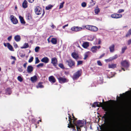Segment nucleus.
Segmentation results:
<instances>
[{"instance_id":"f257e3e1","label":"nucleus","mask_w":131,"mask_h":131,"mask_svg":"<svg viewBox=\"0 0 131 131\" xmlns=\"http://www.w3.org/2000/svg\"><path fill=\"white\" fill-rule=\"evenodd\" d=\"M92 107H102V108L107 112H110L111 110V107L106 104H104L99 102H95L93 104Z\"/></svg>"},{"instance_id":"f03ea898","label":"nucleus","mask_w":131,"mask_h":131,"mask_svg":"<svg viewBox=\"0 0 131 131\" xmlns=\"http://www.w3.org/2000/svg\"><path fill=\"white\" fill-rule=\"evenodd\" d=\"M86 121L85 120L78 121L76 123V126L78 131H80V127H83L86 124Z\"/></svg>"},{"instance_id":"7ed1b4c3","label":"nucleus","mask_w":131,"mask_h":131,"mask_svg":"<svg viewBox=\"0 0 131 131\" xmlns=\"http://www.w3.org/2000/svg\"><path fill=\"white\" fill-rule=\"evenodd\" d=\"M84 29H86L93 32H96L98 30V28L92 25H86L83 26Z\"/></svg>"},{"instance_id":"20e7f679","label":"nucleus","mask_w":131,"mask_h":131,"mask_svg":"<svg viewBox=\"0 0 131 131\" xmlns=\"http://www.w3.org/2000/svg\"><path fill=\"white\" fill-rule=\"evenodd\" d=\"M104 119L105 121L110 126L111 125V117L108 114H105L102 117Z\"/></svg>"},{"instance_id":"39448f33","label":"nucleus","mask_w":131,"mask_h":131,"mask_svg":"<svg viewBox=\"0 0 131 131\" xmlns=\"http://www.w3.org/2000/svg\"><path fill=\"white\" fill-rule=\"evenodd\" d=\"M84 26H82V27L74 26L71 28V31L75 32L80 31L84 29Z\"/></svg>"},{"instance_id":"423d86ee","label":"nucleus","mask_w":131,"mask_h":131,"mask_svg":"<svg viewBox=\"0 0 131 131\" xmlns=\"http://www.w3.org/2000/svg\"><path fill=\"white\" fill-rule=\"evenodd\" d=\"M101 48V46H93L91 48L90 50L92 53H96L98 50L100 49Z\"/></svg>"},{"instance_id":"0eeeda50","label":"nucleus","mask_w":131,"mask_h":131,"mask_svg":"<svg viewBox=\"0 0 131 131\" xmlns=\"http://www.w3.org/2000/svg\"><path fill=\"white\" fill-rule=\"evenodd\" d=\"M81 70L78 71L74 73L73 77V79L74 80H75L78 78L80 77L81 74Z\"/></svg>"},{"instance_id":"6e6552de","label":"nucleus","mask_w":131,"mask_h":131,"mask_svg":"<svg viewBox=\"0 0 131 131\" xmlns=\"http://www.w3.org/2000/svg\"><path fill=\"white\" fill-rule=\"evenodd\" d=\"M57 79L59 82L61 83H63L68 81V80L64 77H57Z\"/></svg>"},{"instance_id":"1a4fd4ad","label":"nucleus","mask_w":131,"mask_h":131,"mask_svg":"<svg viewBox=\"0 0 131 131\" xmlns=\"http://www.w3.org/2000/svg\"><path fill=\"white\" fill-rule=\"evenodd\" d=\"M66 63L67 64L69 67L72 68L74 67L75 65V62L71 59H69V60H67Z\"/></svg>"},{"instance_id":"9d476101","label":"nucleus","mask_w":131,"mask_h":131,"mask_svg":"<svg viewBox=\"0 0 131 131\" xmlns=\"http://www.w3.org/2000/svg\"><path fill=\"white\" fill-rule=\"evenodd\" d=\"M10 19L12 22L14 24H16L18 23V20L16 17L13 15H11L10 16Z\"/></svg>"},{"instance_id":"9b49d317","label":"nucleus","mask_w":131,"mask_h":131,"mask_svg":"<svg viewBox=\"0 0 131 131\" xmlns=\"http://www.w3.org/2000/svg\"><path fill=\"white\" fill-rule=\"evenodd\" d=\"M111 17L112 18H119L122 17V15L121 14L114 13L111 15Z\"/></svg>"},{"instance_id":"f8f14e48","label":"nucleus","mask_w":131,"mask_h":131,"mask_svg":"<svg viewBox=\"0 0 131 131\" xmlns=\"http://www.w3.org/2000/svg\"><path fill=\"white\" fill-rule=\"evenodd\" d=\"M118 57L117 55V54L115 55L114 56L110 57L108 59H105V61L107 62L111 61L112 60L116 59Z\"/></svg>"},{"instance_id":"ddd939ff","label":"nucleus","mask_w":131,"mask_h":131,"mask_svg":"<svg viewBox=\"0 0 131 131\" xmlns=\"http://www.w3.org/2000/svg\"><path fill=\"white\" fill-rule=\"evenodd\" d=\"M121 65L122 67L125 68H127L129 66L128 63L126 60L122 61L121 63Z\"/></svg>"},{"instance_id":"4468645a","label":"nucleus","mask_w":131,"mask_h":131,"mask_svg":"<svg viewBox=\"0 0 131 131\" xmlns=\"http://www.w3.org/2000/svg\"><path fill=\"white\" fill-rule=\"evenodd\" d=\"M35 10L36 14L38 15L41 14L42 11L41 8L39 7H36L35 8Z\"/></svg>"},{"instance_id":"2eb2a0df","label":"nucleus","mask_w":131,"mask_h":131,"mask_svg":"<svg viewBox=\"0 0 131 131\" xmlns=\"http://www.w3.org/2000/svg\"><path fill=\"white\" fill-rule=\"evenodd\" d=\"M51 63L53 65L56 67L57 65V60L55 58H52L51 59Z\"/></svg>"},{"instance_id":"dca6fc26","label":"nucleus","mask_w":131,"mask_h":131,"mask_svg":"<svg viewBox=\"0 0 131 131\" xmlns=\"http://www.w3.org/2000/svg\"><path fill=\"white\" fill-rule=\"evenodd\" d=\"M95 38V36L91 35L87 36V39L90 41H93Z\"/></svg>"},{"instance_id":"f3484780","label":"nucleus","mask_w":131,"mask_h":131,"mask_svg":"<svg viewBox=\"0 0 131 131\" xmlns=\"http://www.w3.org/2000/svg\"><path fill=\"white\" fill-rule=\"evenodd\" d=\"M33 67L31 66H28L27 68V71L28 73H30L33 71Z\"/></svg>"},{"instance_id":"a211bd4d","label":"nucleus","mask_w":131,"mask_h":131,"mask_svg":"<svg viewBox=\"0 0 131 131\" xmlns=\"http://www.w3.org/2000/svg\"><path fill=\"white\" fill-rule=\"evenodd\" d=\"M41 61L42 62H44L45 63H47L49 62V59L48 57H45L41 59Z\"/></svg>"},{"instance_id":"6ab92c4d","label":"nucleus","mask_w":131,"mask_h":131,"mask_svg":"<svg viewBox=\"0 0 131 131\" xmlns=\"http://www.w3.org/2000/svg\"><path fill=\"white\" fill-rule=\"evenodd\" d=\"M49 81L51 83H54L55 82L56 80L55 78L53 76H51L49 78Z\"/></svg>"},{"instance_id":"aec40b11","label":"nucleus","mask_w":131,"mask_h":131,"mask_svg":"<svg viewBox=\"0 0 131 131\" xmlns=\"http://www.w3.org/2000/svg\"><path fill=\"white\" fill-rule=\"evenodd\" d=\"M115 45L112 44L109 47V48L111 52H113L115 51Z\"/></svg>"},{"instance_id":"412c9836","label":"nucleus","mask_w":131,"mask_h":131,"mask_svg":"<svg viewBox=\"0 0 131 131\" xmlns=\"http://www.w3.org/2000/svg\"><path fill=\"white\" fill-rule=\"evenodd\" d=\"M31 81L32 82H36L37 80V78L36 75H34L30 78Z\"/></svg>"},{"instance_id":"4be33fe9","label":"nucleus","mask_w":131,"mask_h":131,"mask_svg":"<svg viewBox=\"0 0 131 131\" xmlns=\"http://www.w3.org/2000/svg\"><path fill=\"white\" fill-rule=\"evenodd\" d=\"M117 64H116L112 63L108 65V68H109L114 69L116 67Z\"/></svg>"},{"instance_id":"5701e85b","label":"nucleus","mask_w":131,"mask_h":131,"mask_svg":"<svg viewBox=\"0 0 131 131\" xmlns=\"http://www.w3.org/2000/svg\"><path fill=\"white\" fill-rule=\"evenodd\" d=\"M89 46V43L88 42H84L82 45V46L83 48L86 49Z\"/></svg>"},{"instance_id":"b1692460","label":"nucleus","mask_w":131,"mask_h":131,"mask_svg":"<svg viewBox=\"0 0 131 131\" xmlns=\"http://www.w3.org/2000/svg\"><path fill=\"white\" fill-rule=\"evenodd\" d=\"M72 57L75 59H77L78 58V56L75 52H73L71 54Z\"/></svg>"},{"instance_id":"393cba45","label":"nucleus","mask_w":131,"mask_h":131,"mask_svg":"<svg viewBox=\"0 0 131 131\" xmlns=\"http://www.w3.org/2000/svg\"><path fill=\"white\" fill-rule=\"evenodd\" d=\"M14 39L16 41L19 42L20 40V36L19 35H17L14 37Z\"/></svg>"},{"instance_id":"a878e982","label":"nucleus","mask_w":131,"mask_h":131,"mask_svg":"<svg viewBox=\"0 0 131 131\" xmlns=\"http://www.w3.org/2000/svg\"><path fill=\"white\" fill-rule=\"evenodd\" d=\"M91 52L90 51H88L85 52L84 54V59H86L88 56L90 54Z\"/></svg>"},{"instance_id":"bb28decb","label":"nucleus","mask_w":131,"mask_h":131,"mask_svg":"<svg viewBox=\"0 0 131 131\" xmlns=\"http://www.w3.org/2000/svg\"><path fill=\"white\" fill-rule=\"evenodd\" d=\"M51 42L53 44L55 45L57 44V39L56 38H52L51 39Z\"/></svg>"},{"instance_id":"cd10ccee","label":"nucleus","mask_w":131,"mask_h":131,"mask_svg":"<svg viewBox=\"0 0 131 131\" xmlns=\"http://www.w3.org/2000/svg\"><path fill=\"white\" fill-rule=\"evenodd\" d=\"M27 2L26 0H25L22 4V6L23 8H25L27 7Z\"/></svg>"},{"instance_id":"c85d7f7f","label":"nucleus","mask_w":131,"mask_h":131,"mask_svg":"<svg viewBox=\"0 0 131 131\" xmlns=\"http://www.w3.org/2000/svg\"><path fill=\"white\" fill-rule=\"evenodd\" d=\"M8 47L7 48L9 49L11 51H14L13 48L10 44L9 43H8Z\"/></svg>"},{"instance_id":"c756f323","label":"nucleus","mask_w":131,"mask_h":131,"mask_svg":"<svg viewBox=\"0 0 131 131\" xmlns=\"http://www.w3.org/2000/svg\"><path fill=\"white\" fill-rule=\"evenodd\" d=\"M19 18L20 19V21L21 23L22 24H25V22L23 18L20 16V15L19 16Z\"/></svg>"},{"instance_id":"7c9ffc66","label":"nucleus","mask_w":131,"mask_h":131,"mask_svg":"<svg viewBox=\"0 0 131 131\" xmlns=\"http://www.w3.org/2000/svg\"><path fill=\"white\" fill-rule=\"evenodd\" d=\"M100 9L97 6H96L94 10L95 13L96 14H97L100 12Z\"/></svg>"},{"instance_id":"2f4dec72","label":"nucleus","mask_w":131,"mask_h":131,"mask_svg":"<svg viewBox=\"0 0 131 131\" xmlns=\"http://www.w3.org/2000/svg\"><path fill=\"white\" fill-rule=\"evenodd\" d=\"M29 47V45L28 43H25L23 45V46L21 47V49L26 48H28Z\"/></svg>"},{"instance_id":"473e14b6","label":"nucleus","mask_w":131,"mask_h":131,"mask_svg":"<svg viewBox=\"0 0 131 131\" xmlns=\"http://www.w3.org/2000/svg\"><path fill=\"white\" fill-rule=\"evenodd\" d=\"M95 3V2L93 0H91V2H90V5L91 6H94Z\"/></svg>"},{"instance_id":"72a5a7b5","label":"nucleus","mask_w":131,"mask_h":131,"mask_svg":"<svg viewBox=\"0 0 131 131\" xmlns=\"http://www.w3.org/2000/svg\"><path fill=\"white\" fill-rule=\"evenodd\" d=\"M36 87L37 88H42L43 87V86L41 83H39Z\"/></svg>"},{"instance_id":"f704fd0d","label":"nucleus","mask_w":131,"mask_h":131,"mask_svg":"<svg viewBox=\"0 0 131 131\" xmlns=\"http://www.w3.org/2000/svg\"><path fill=\"white\" fill-rule=\"evenodd\" d=\"M69 117V123L70 124V125L69 126V124H68V127L69 128H70V127L73 128L74 126L71 123V121H70V118Z\"/></svg>"},{"instance_id":"c9c22d12","label":"nucleus","mask_w":131,"mask_h":131,"mask_svg":"<svg viewBox=\"0 0 131 131\" xmlns=\"http://www.w3.org/2000/svg\"><path fill=\"white\" fill-rule=\"evenodd\" d=\"M127 47L126 46L122 47V48L121 53H123L125 50L127 49Z\"/></svg>"},{"instance_id":"e433bc0d","label":"nucleus","mask_w":131,"mask_h":131,"mask_svg":"<svg viewBox=\"0 0 131 131\" xmlns=\"http://www.w3.org/2000/svg\"><path fill=\"white\" fill-rule=\"evenodd\" d=\"M64 4V2H63L62 3H60L59 7V9H60L63 7V5Z\"/></svg>"},{"instance_id":"4c0bfd02","label":"nucleus","mask_w":131,"mask_h":131,"mask_svg":"<svg viewBox=\"0 0 131 131\" xmlns=\"http://www.w3.org/2000/svg\"><path fill=\"white\" fill-rule=\"evenodd\" d=\"M35 63L36 64L40 62V61L39 60L38 58V57H36L35 58Z\"/></svg>"},{"instance_id":"58836bf2","label":"nucleus","mask_w":131,"mask_h":131,"mask_svg":"<svg viewBox=\"0 0 131 131\" xmlns=\"http://www.w3.org/2000/svg\"><path fill=\"white\" fill-rule=\"evenodd\" d=\"M52 7V5H50L47 6L46 7V10H48L51 9Z\"/></svg>"},{"instance_id":"ea45409f","label":"nucleus","mask_w":131,"mask_h":131,"mask_svg":"<svg viewBox=\"0 0 131 131\" xmlns=\"http://www.w3.org/2000/svg\"><path fill=\"white\" fill-rule=\"evenodd\" d=\"M44 64L43 63H41L38 64L37 67L38 68H39L41 67H42L43 66Z\"/></svg>"},{"instance_id":"a19ab883","label":"nucleus","mask_w":131,"mask_h":131,"mask_svg":"<svg viewBox=\"0 0 131 131\" xmlns=\"http://www.w3.org/2000/svg\"><path fill=\"white\" fill-rule=\"evenodd\" d=\"M17 79L20 82H21L23 80V78L20 76H19L18 77Z\"/></svg>"},{"instance_id":"79ce46f5","label":"nucleus","mask_w":131,"mask_h":131,"mask_svg":"<svg viewBox=\"0 0 131 131\" xmlns=\"http://www.w3.org/2000/svg\"><path fill=\"white\" fill-rule=\"evenodd\" d=\"M40 49V47L38 46H37L36 47L35 49V50L36 52H37Z\"/></svg>"},{"instance_id":"37998d69","label":"nucleus","mask_w":131,"mask_h":131,"mask_svg":"<svg viewBox=\"0 0 131 131\" xmlns=\"http://www.w3.org/2000/svg\"><path fill=\"white\" fill-rule=\"evenodd\" d=\"M86 3L85 2H83L82 3L81 6L83 7H85L86 6Z\"/></svg>"},{"instance_id":"c03bdc74","label":"nucleus","mask_w":131,"mask_h":131,"mask_svg":"<svg viewBox=\"0 0 131 131\" xmlns=\"http://www.w3.org/2000/svg\"><path fill=\"white\" fill-rule=\"evenodd\" d=\"M34 59V58L32 57H31L28 60V62L31 63L33 61Z\"/></svg>"},{"instance_id":"a18cd8bd","label":"nucleus","mask_w":131,"mask_h":131,"mask_svg":"<svg viewBox=\"0 0 131 131\" xmlns=\"http://www.w3.org/2000/svg\"><path fill=\"white\" fill-rule=\"evenodd\" d=\"M59 67L62 69H64V67L62 63H60L59 64Z\"/></svg>"},{"instance_id":"49530a36","label":"nucleus","mask_w":131,"mask_h":131,"mask_svg":"<svg viewBox=\"0 0 131 131\" xmlns=\"http://www.w3.org/2000/svg\"><path fill=\"white\" fill-rule=\"evenodd\" d=\"M124 10L123 9H120L118 10L117 13H120L122 12H124Z\"/></svg>"},{"instance_id":"de8ad7c7","label":"nucleus","mask_w":131,"mask_h":131,"mask_svg":"<svg viewBox=\"0 0 131 131\" xmlns=\"http://www.w3.org/2000/svg\"><path fill=\"white\" fill-rule=\"evenodd\" d=\"M97 64L100 66H101L102 65V64L100 60H98L97 61Z\"/></svg>"},{"instance_id":"09e8293b","label":"nucleus","mask_w":131,"mask_h":131,"mask_svg":"<svg viewBox=\"0 0 131 131\" xmlns=\"http://www.w3.org/2000/svg\"><path fill=\"white\" fill-rule=\"evenodd\" d=\"M13 45L14 48H16L18 47V46L17 44L15 42H14L13 43Z\"/></svg>"},{"instance_id":"8fccbe9b","label":"nucleus","mask_w":131,"mask_h":131,"mask_svg":"<svg viewBox=\"0 0 131 131\" xmlns=\"http://www.w3.org/2000/svg\"><path fill=\"white\" fill-rule=\"evenodd\" d=\"M83 62L81 61H78L77 65H79L82 64Z\"/></svg>"},{"instance_id":"3c124183","label":"nucleus","mask_w":131,"mask_h":131,"mask_svg":"<svg viewBox=\"0 0 131 131\" xmlns=\"http://www.w3.org/2000/svg\"><path fill=\"white\" fill-rule=\"evenodd\" d=\"M127 44L128 45L131 44V39H130L127 41Z\"/></svg>"},{"instance_id":"603ef678","label":"nucleus","mask_w":131,"mask_h":131,"mask_svg":"<svg viewBox=\"0 0 131 131\" xmlns=\"http://www.w3.org/2000/svg\"><path fill=\"white\" fill-rule=\"evenodd\" d=\"M96 40L98 41V43H97L98 44H100L101 43V40L100 39H96Z\"/></svg>"},{"instance_id":"864d4df0","label":"nucleus","mask_w":131,"mask_h":131,"mask_svg":"<svg viewBox=\"0 0 131 131\" xmlns=\"http://www.w3.org/2000/svg\"><path fill=\"white\" fill-rule=\"evenodd\" d=\"M12 38V36H10L7 38V40L9 41H10L11 40Z\"/></svg>"},{"instance_id":"5fc2aeb1","label":"nucleus","mask_w":131,"mask_h":131,"mask_svg":"<svg viewBox=\"0 0 131 131\" xmlns=\"http://www.w3.org/2000/svg\"><path fill=\"white\" fill-rule=\"evenodd\" d=\"M130 35H131V34H130L129 32L128 31V33L126 34V36L127 37H128L130 36Z\"/></svg>"},{"instance_id":"6e6d98bb","label":"nucleus","mask_w":131,"mask_h":131,"mask_svg":"<svg viewBox=\"0 0 131 131\" xmlns=\"http://www.w3.org/2000/svg\"><path fill=\"white\" fill-rule=\"evenodd\" d=\"M11 59H13L14 61L16 60V59L15 57H14L12 56H11Z\"/></svg>"},{"instance_id":"4d7b16f0","label":"nucleus","mask_w":131,"mask_h":131,"mask_svg":"<svg viewBox=\"0 0 131 131\" xmlns=\"http://www.w3.org/2000/svg\"><path fill=\"white\" fill-rule=\"evenodd\" d=\"M123 94L124 95H123L121 94H120V96L122 98H123L125 94Z\"/></svg>"},{"instance_id":"13d9d810","label":"nucleus","mask_w":131,"mask_h":131,"mask_svg":"<svg viewBox=\"0 0 131 131\" xmlns=\"http://www.w3.org/2000/svg\"><path fill=\"white\" fill-rule=\"evenodd\" d=\"M8 43H4V46L5 47H8Z\"/></svg>"},{"instance_id":"bf43d9fd","label":"nucleus","mask_w":131,"mask_h":131,"mask_svg":"<svg viewBox=\"0 0 131 131\" xmlns=\"http://www.w3.org/2000/svg\"><path fill=\"white\" fill-rule=\"evenodd\" d=\"M68 24H66V25H65L63 26L62 27V28H63V29H64L65 27H67L68 26Z\"/></svg>"},{"instance_id":"052dcab7","label":"nucleus","mask_w":131,"mask_h":131,"mask_svg":"<svg viewBox=\"0 0 131 131\" xmlns=\"http://www.w3.org/2000/svg\"><path fill=\"white\" fill-rule=\"evenodd\" d=\"M18 71L20 72H22L23 71L22 69L21 68H19L18 69Z\"/></svg>"},{"instance_id":"680f3d73","label":"nucleus","mask_w":131,"mask_h":131,"mask_svg":"<svg viewBox=\"0 0 131 131\" xmlns=\"http://www.w3.org/2000/svg\"><path fill=\"white\" fill-rule=\"evenodd\" d=\"M104 55V54H102L101 55V56L99 58H101L102 57H103Z\"/></svg>"},{"instance_id":"e2e57ef3","label":"nucleus","mask_w":131,"mask_h":131,"mask_svg":"<svg viewBox=\"0 0 131 131\" xmlns=\"http://www.w3.org/2000/svg\"><path fill=\"white\" fill-rule=\"evenodd\" d=\"M34 0H28V1L30 3H32L33 2Z\"/></svg>"},{"instance_id":"0e129e2a","label":"nucleus","mask_w":131,"mask_h":131,"mask_svg":"<svg viewBox=\"0 0 131 131\" xmlns=\"http://www.w3.org/2000/svg\"><path fill=\"white\" fill-rule=\"evenodd\" d=\"M108 129H107L106 128H104L103 129V131H108Z\"/></svg>"},{"instance_id":"69168bd1","label":"nucleus","mask_w":131,"mask_h":131,"mask_svg":"<svg viewBox=\"0 0 131 131\" xmlns=\"http://www.w3.org/2000/svg\"><path fill=\"white\" fill-rule=\"evenodd\" d=\"M51 27H52V28H55V27L54 25H52L51 26Z\"/></svg>"},{"instance_id":"338daca9","label":"nucleus","mask_w":131,"mask_h":131,"mask_svg":"<svg viewBox=\"0 0 131 131\" xmlns=\"http://www.w3.org/2000/svg\"><path fill=\"white\" fill-rule=\"evenodd\" d=\"M25 56V54H22L20 55V56L21 57H23Z\"/></svg>"},{"instance_id":"774afa93","label":"nucleus","mask_w":131,"mask_h":131,"mask_svg":"<svg viewBox=\"0 0 131 131\" xmlns=\"http://www.w3.org/2000/svg\"><path fill=\"white\" fill-rule=\"evenodd\" d=\"M27 64V63H24V65H23V66L25 68H26V64Z\"/></svg>"}]
</instances>
